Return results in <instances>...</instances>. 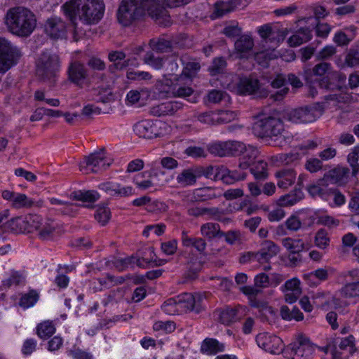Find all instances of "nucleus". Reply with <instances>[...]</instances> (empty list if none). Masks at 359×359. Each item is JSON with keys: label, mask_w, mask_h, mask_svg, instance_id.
Wrapping results in <instances>:
<instances>
[{"label": "nucleus", "mask_w": 359, "mask_h": 359, "mask_svg": "<svg viewBox=\"0 0 359 359\" xmlns=\"http://www.w3.org/2000/svg\"><path fill=\"white\" fill-rule=\"evenodd\" d=\"M62 8L74 25L77 17L83 24L91 25L98 23L102 18L104 4L102 0H70Z\"/></svg>", "instance_id": "1"}, {"label": "nucleus", "mask_w": 359, "mask_h": 359, "mask_svg": "<svg viewBox=\"0 0 359 359\" xmlns=\"http://www.w3.org/2000/svg\"><path fill=\"white\" fill-rule=\"evenodd\" d=\"M5 22L12 34L22 37L29 36L36 27L35 15L21 6L10 8L6 13Z\"/></svg>", "instance_id": "2"}, {"label": "nucleus", "mask_w": 359, "mask_h": 359, "mask_svg": "<svg viewBox=\"0 0 359 359\" xmlns=\"http://www.w3.org/2000/svg\"><path fill=\"white\" fill-rule=\"evenodd\" d=\"M253 133L262 138H268L275 147H281L286 142L283 121L273 116H267L256 121L252 126Z\"/></svg>", "instance_id": "3"}, {"label": "nucleus", "mask_w": 359, "mask_h": 359, "mask_svg": "<svg viewBox=\"0 0 359 359\" xmlns=\"http://www.w3.org/2000/svg\"><path fill=\"white\" fill-rule=\"evenodd\" d=\"M60 69L59 56L54 53L44 52L36 62V74L41 81L52 86L57 80Z\"/></svg>", "instance_id": "4"}, {"label": "nucleus", "mask_w": 359, "mask_h": 359, "mask_svg": "<svg viewBox=\"0 0 359 359\" xmlns=\"http://www.w3.org/2000/svg\"><path fill=\"white\" fill-rule=\"evenodd\" d=\"M28 233L36 231L41 240H50L60 233L58 224L49 218H42L38 215H29L23 221Z\"/></svg>", "instance_id": "5"}, {"label": "nucleus", "mask_w": 359, "mask_h": 359, "mask_svg": "<svg viewBox=\"0 0 359 359\" xmlns=\"http://www.w3.org/2000/svg\"><path fill=\"white\" fill-rule=\"evenodd\" d=\"M145 10L137 0H123L117 13L118 22L123 26H129L139 20Z\"/></svg>", "instance_id": "6"}, {"label": "nucleus", "mask_w": 359, "mask_h": 359, "mask_svg": "<svg viewBox=\"0 0 359 359\" xmlns=\"http://www.w3.org/2000/svg\"><path fill=\"white\" fill-rule=\"evenodd\" d=\"M21 55L17 46L4 38H0V74H4L16 65Z\"/></svg>", "instance_id": "7"}, {"label": "nucleus", "mask_w": 359, "mask_h": 359, "mask_svg": "<svg viewBox=\"0 0 359 359\" xmlns=\"http://www.w3.org/2000/svg\"><path fill=\"white\" fill-rule=\"evenodd\" d=\"M316 346L304 335H299L296 341L291 344L286 349L285 354L292 359H312Z\"/></svg>", "instance_id": "8"}, {"label": "nucleus", "mask_w": 359, "mask_h": 359, "mask_svg": "<svg viewBox=\"0 0 359 359\" xmlns=\"http://www.w3.org/2000/svg\"><path fill=\"white\" fill-rule=\"evenodd\" d=\"M110 165L107 162L103 149L90 154L79 163V170L85 175L96 173L104 170Z\"/></svg>", "instance_id": "9"}, {"label": "nucleus", "mask_w": 359, "mask_h": 359, "mask_svg": "<svg viewBox=\"0 0 359 359\" xmlns=\"http://www.w3.org/2000/svg\"><path fill=\"white\" fill-rule=\"evenodd\" d=\"M245 144L237 140H228L215 142L210 145L209 151L219 156H236L241 154Z\"/></svg>", "instance_id": "10"}, {"label": "nucleus", "mask_w": 359, "mask_h": 359, "mask_svg": "<svg viewBox=\"0 0 359 359\" xmlns=\"http://www.w3.org/2000/svg\"><path fill=\"white\" fill-rule=\"evenodd\" d=\"M162 126L165 127V124L159 121L143 120L134 125L133 130L140 137L151 139L162 135L160 130Z\"/></svg>", "instance_id": "11"}, {"label": "nucleus", "mask_w": 359, "mask_h": 359, "mask_svg": "<svg viewBox=\"0 0 359 359\" xmlns=\"http://www.w3.org/2000/svg\"><path fill=\"white\" fill-rule=\"evenodd\" d=\"M320 114L316 107L310 106L289 111L285 113V118L295 123H311Z\"/></svg>", "instance_id": "12"}, {"label": "nucleus", "mask_w": 359, "mask_h": 359, "mask_svg": "<svg viewBox=\"0 0 359 359\" xmlns=\"http://www.w3.org/2000/svg\"><path fill=\"white\" fill-rule=\"evenodd\" d=\"M222 85L224 87L231 90H235L240 95H252L256 93L259 89V82L258 79L252 76L241 77L239 78L238 82L235 85L224 82H222Z\"/></svg>", "instance_id": "13"}, {"label": "nucleus", "mask_w": 359, "mask_h": 359, "mask_svg": "<svg viewBox=\"0 0 359 359\" xmlns=\"http://www.w3.org/2000/svg\"><path fill=\"white\" fill-rule=\"evenodd\" d=\"M68 79L79 88L88 83V69L79 61L72 62L67 69Z\"/></svg>", "instance_id": "14"}, {"label": "nucleus", "mask_w": 359, "mask_h": 359, "mask_svg": "<svg viewBox=\"0 0 359 359\" xmlns=\"http://www.w3.org/2000/svg\"><path fill=\"white\" fill-rule=\"evenodd\" d=\"M256 341L259 347L273 354L280 353L283 348L281 339L269 333H259L256 337Z\"/></svg>", "instance_id": "15"}, {"label": "nucleus", "mask_w": 359, "mask_h": 359, "mask_svg": "<svg viewBox=\"0 0 359 359\" xmlns=\"http://www.w3.org/2000/svg\"><path fill=\"white\" fill-rule=\"evenodd\" d=\"M177 299L181 313L189 311H195L198 313L202 310V299L198 294L184 293L177 296Z\"/></svg>", "instance_id": "16"}, {"label": "nucleus", "mask_w": 359, "mask_h": 359, "mask_svg": "<svg viewBox=\"0 0 359 359\" xmlns=\"http://www.w3.org/2000/svg\"><path fill=\"white\" fill-rule=\"evenodd\" d=\"M254 39L251 34L240 36L234 43V50L238 58L248 59L253 54Z\"/></svg>", "instance_id": "17"}, {"label": "nucleus", "mask_w": 359, "mask_h": 359, "mask_svg": "<svg viewBox=\"0 0 359 359\" xmlns=\"http://www.w3.org/2000/svg\"><path fill=\"white\" fill-rule=\"evenodd\" d=\"M257 32L265 43H271L278 46L284 39V34L278 27L271 24H264L257 27Z\"/></svg>", "instance_id": "18"}, {"label": "nucleus", "mask_w": 359, "mask_h": 359, "mask_svg": "<svg viewBox=\"0 0 359 359\" xmlns=\"http://www.w3.org/2000/svg\"><path fill=\"white\" fill-rule=\"evenodd\" d=\"M44 31L50 38H62L66 34L67 25L61 18L53 16L46 20Z\"/></svg>", "instance_id": "19"}, {"label": "nucleus", "mask_w": 359, "mask_h": 359, "mask_svg": "<svg viewBox=\"0 0 359 359\" xmlns=\"http://www.w3.org/2000/svg\"><path fill=\"white\" fill-rule=\"evenodd\" d=\"M183 107V103L180 102H166L152 107L150 109V113L156 116H172Z\"/></svg>", "instance_id": "20"}, {"label": "nucleus", "mask_w": 359, "mask_h": 359, "mask_svg": "<svg viewBox=\"0 0 359 359\" xmlns=\"http://www.w3.org/2000/svg\"><path fill=\"white\" fill-rule=\"evenodd\" d=\"M148 14L156 20L165 15L164 0H137Z\"/></svg>", "instance_id": "21"}, {"label": "nucleus", "mask_w": 359, "mask_h": 359, "mask_svg": "<svg viewBox=\"0 0 359 359\" xmlns=\"http://www.w3.org/2000/svg\"><path fill=\"white\" fill-rule=\"evenodd\" d=\"M195 202H191L189 198L186 202L187 213L189 216L198 217L204 215H210L215 219H220L221 211L217 208H204L194 206Z\"/></svg>", "instance_id": "22"}, {"label": "nucleus", "mask_w": 359, "mask_h": 359, "mask_svg": "<svg viewBox=\"0 0 359 359\" xmlns=\"http://www.w3.org/2000/svg\"><path fill=\"white\" fill-rule=\"evenodd\" d=\"M349 170L347 168L337 167L324 175L321 182L327 181L329 183H344L348 176Z\"/></svg>", "instance_id": "23"}, {"label": "nucleus", "mask_w": 359, "mask_h": 359, "mask_svg": "<svg viewBox=\"0 0 359 359\" xmlns=\"http://www.w3.org/2000/svg\"><path fill=\"white\" fill-rule=\"evenodd\" d=\"M219 180L224 184H233L236 182L243 180L246 177V173L237 170H231L226 167H221L219 172Z\"/></svg>", "instance_id": "24"}, {"label": "nucleus", "mask_w": 359, "mask_h": 359, "mask_svg": "<svg viewBox=\"0 0 359 359\" xmlns=\"http://www.w3.org/2000/svg\"><path fill=\"white\" fill-rule=\"evenodd\" d=\"M224 344L213 338H205L202 341L200 348L201 353L208 355H216L218 353L224 352Z\"/></svg>", "instance_id": "25"}, {"label": "nucleus", "mask_w": 359, "mask_h": 359, "mask_svg": "<svg viewBox=\"0 0 359 359\" xmlns=\"http://www.w3.org/2000/svg\"><path fill=\"white\" fill-rule=\"evenodd\" d=\"M296 176L297 173L292 169H283L275 174L278 187L283 189L289 188L294 183Z\"/></svg>", "instance_id": "26"}, {"label": "nucleus", "mask_w": 359, "mask_h": 359, "mask_svg": "<svg viewBox=\"0 0 359 359\" xmlns=\"http://www.w3.org/2000/svg\"><path fill=\"white\" fill-rule=\"evenodd\" d=\"M182 76H178L176 78V83H173L172 88L171 91L172 97H187L191 96L194 90L187 83V81L184 82Z\"/></svg>", "instance_id": "27"}, {"label": "nucleus", "mask_w": 359, "mask_h": 359, "mask_svg": "<svg viewBox=\"0 0 359 359\" xmlns=\"http://www.w3.org/2000/svg\"><path fill=\"white\" fill-rule=\"evenodd\" d=\"M312 39V29L309 27H301L288 39L287 43L291 47L299 46Z\"/></svg>", "instance_id": "28"}, {"label": "nucleus", "mask_w": 359, "mask_h": 359, "mask_svg": "<svg viewBox=\"0 0 359 359\" xmlns=\"http://www.w3.org/2000/svg\"><path fill=\"white\" fill-rule=\"evenodd\" d=\"M198 177L196 167L184 169L177 177V182L182 187L192 186L196 184Z\"/></svg>", "instance_id": "29"}, {"label": "nucleus", "mask_w": 359, "mask_h": 359, "mask_svg": "<svg viewBox=\"0 0 359 359\" xmlns=\"http://www.w3.org/2000/svg\"><path fill=\"white\" fill-rule=\"evenodd\" d=\"M328 182L327 181L321 182V179L318 180L316 184H311L307 187L309 193L313 196H319L324 200H328L330 196V189L327 187Z\"/></svg>", "instance_id": "30"}, {"label": "nucleus", "mask_w": 359, "mask_h": 359, "mask_svg": "<svg viewBox=\"0 0 359 359\" xmlns=\"http://www.w3.org/2000/svg\"><path fill=\"white\" fill-rule=\"evenodd\" d=\"M237 313L236 308L226 307L216 310L215 315L221 323L229 325L238 320Z\"/></svg>", "instance_id": "31"}, {"label": "nucleus", "mask_w": 359, "mask_h": 359, "mask_svg": "<svg viewBox=\"0 0 359 359\" xmlns=\"http://www.w3.org/2000/svg\"><path fill=\"white\" fill-rule=\"evenodd\" d=\"M241 154H243V157L239 163V168L245 170L255 162V161L258 156L259 151L257 149L253 146L245 145V149Z\"/></svg>", "instance_id": "32"}, {"label": "nucleus", "mask_w": 359, "mask_h": 359, "mask_svg": "<svg viewBox=\"0 0 359 359\" xmlns=\"http://www.w3.org/2000/svg\"><path fill=\"white\" fill-rule=\"evenodd\" d=\"M299 22H304L313 25L318 37L326 38L331 31V26L330 25L327 23H320L313 17L304 18L299 20Z\"/></svg>", "instance_id": "33"}, {"label": "nucleus", "mask_w": 359, "mask_h": 359, "mask_svg": "<svg viewBox=\"0 0 359 359\" xmlns=\"http://www.w3.org/2000/svg\"><path fill=\"white\" fill-rule=\"evenodd\" d=\"M214 190L210 187L195 189L189 198L191 202L205 201L216 198Z\"/></svg>", "instance_id": "34"}, {"label": "nucleus", "mask_w": 359, "mask_h": 359, "mask_svg": "<svg viewBox=\"0 0 359 359\" xmlns=\"http://www.w3.org/2000/svg\"><path fill=\"white\" fill-rule=\"evenodd\" d=\"M182 242L185 247H193L200 252H203L206 248V243L202 238H193L188 236L186 231L182 233Z\"/></svg>", "instance_id": "35"}, {"label": "nucleus", "mask_w": 359, "mask_h": 359, "mask_svg": "<svg viewBox=\"0 0 359 359\" xmlns=\"http://www.w3.org/2000/svg\"><path fill=\"white\" fill-rule=\"evenodd\" d=\"M72 196L74 200L89 203L97 201L100 197L99 193L95 190H79L73 192Z\"/></svg>", "instance_id": "36"}, {"label": "nucleus", "mask_w": 359, "mask_h": 359, "mask_svg": "<svg viewBox=\"0 0 359 359\" xmlns=\"http://www.w3.org/2000/svg\"><path fill=\"white\" fill-rule=\"evenodd\" d=\"M124 281L122 277L115 279L111 275L107 274L105 277L95 280L93 283L95 290H102L103 288H109L114 285L121 284Z\"/></svg>", "instance_id": "37"}, {"label": "nucleus", "mask_w": 359, "mask_h": 359, "mask_svg": "<svg viewBox=\"0 0 359 359\" xmlns=\"http://www.w3.org/2000/svg\"><path fill=\"white\" fill-rule=\"evenodd\" d=\"M201 234L208 239L222 238V231L217 223L208 222L201 226Z\"/></svg>", "instance_id": "38"}, {"label": "nucleus", "mask_w": 359, "mask_h": 359, "mask_svg": "<svg viewBox=\"0 0 359 359\" xmlns=\"http://www.w3.org/2000/svg\"><path fill=\"white\" fill-rule=\"evenodd\" d=\"M109 60L114 62V65L109 67V70L113 72L114 69H123L128 65V61L121 62L126 57V54L122 51H113L109 54Z\"/></svg>", "instance_id": "39"}, {"label": "nucleus", "mask_w": 359, "mask_h": 359, "mask_svg": "<svg viewBox=\"0 0 359 359\" xmlns=\"http://www.w3.org/2000/svg\"><path fill=\"white\" fill-rule=\"evenodd\" d=\"M303 197V194L300 189L295 190L294 192H290L285 196H280L276 201V203L279 206H290L293 205Z\"/></svg>", "instance_id": "40"}, {"label": "nucleus", "mask_w": 359, "mask_h": 359, "mask_svg": "<svg viewBox=\"0 0 359 359\" xmlns=\"http://www.w3.org/2000/svg\"><path fill=\"white\" fill-rule=\"evenodd\" d=\"M173 82L172 79L167 78V74L163 79L158 80L156 83V88L161 97H172L171 91Z\"/></svg>", "instance_id": "41"}, {"label": "nucleus", "mask_w": 359, "mask_h": 359, "mask_svg": "<svg viewBox=\"0 0 359 359\" xmlns=\"http://www.w3.org/2000/svg\"><path fill=\"white\" fill-rule=\"evenodd\" d=\"M281 243L290 252H300L305 248V244L302 239L287 237L281 240Z\"/></svg>", "instance_id": "42"}, {"label": "nucleus", "mask_w": 359, "mask_h": 359, "mask_svg": "<svg viewBox=\"0 0 359 359\" xmlns=\"http://www.w3.org/2000/svg\"><path fill=\"white\" fill-rule=\"evenodd\" d=\"M267 163L264 161H257L252 164L250 171L257 180H265L268 177Z\"/></svg>", "instance_id": "43"}, {"label": "nucleus", "mask_w": 359, "mask_h": 359, "mask_svg": "<svg viewBox=\"0 0 359 359\" xmlns=\"http://www.w3.org/2000/svg\"><path fill=\"white\" fill-rule=\"evenodd\" d=\"M222 237H224L225 241L229 245L241 244L245 241L244 234L239 230L222 231Z\"/></svg>", "instance_id": "44"}, {"label": "nucleus", "mask_w": 359, "mask_h": 359, "mask_svg": "<svg viewBox=\"0 0 359 359\" xmlns=\"http://www.w3.org/2000/svg\"><path fill=\"white\" fill-rule=\"evenodd\" d=\"M197 173L198 178L202 176L205 177L206 178H209L214 180H219V172L220 170V168L214 167L212 165L203 167V166H196Z\"/></svg>", "instance_id": "45"}, {"label": "nucleus", "mask_w": 359, "mask_h": 359, "mask_svg": "<svg viewBox=\"0 0 359 359\" xmlns=\"http://www.w3.org/2000/svg\"><path fill=\"white\" fill-rule=\"evenodd\" d=\"M34 201L29 198L24 194H15L12 201L11 206L16 209L30 208L33 205Z\"/></svg>", "instance_id": "46"}, {"label": "nucleus", "mask_w": 359, "mask_h": 359, "mask_svg": "<svg viewBox=\"0 0 359 359\" xmlns=\"http://www.w3.org/2000/svg\"><path fill=\"white\" fill-rule=\"evenodd\" d=\"M50 202L52 205L57 207V211L60 212L63 215H71L73 213L74 204L72 203L63 201L55 198H51Z\"/></svg>", "instance_id": "47"}, {"label": "nucleus", "mask_w": 359, "mask_h": 359, "mask_svg": "<svg viewBox=\"0 0 359 359\" xmlns=\"http://www.w3.org/2000/svg\"><path fill=\"white\" fill-rule=\"evenodd\" d=\"M165 57H155L151 52H148L144 57V63L150 65L156 69L164 68Z\"/></svg>", "instance_id": "48"}, {"label": "nucleus", "mask_w": 359, "mask_h": 359, "mask_svg": "<svg viewBox=\"0 0 359 359\" xmlns=\"http://www.w3.org/2000/svg\"><path fill=\"white\" fill-rule=\"evenodd\" d=\"M149 46L151 49L158 53H167L171 48V43L165 39H151Z\"/></svg>", "instance_id": "49"}, {"label": "nucleus", "mask_w": 359, "mask_h": 359, "mask_svg": "<svg viewBox=\"0 0 359 359\" xmlns=\"http://www.w3.org/2000/svg\"><path fill=\"white\" fill-rule=\"evenodd\" d=\"M200 65L198 62H191L186 64L183 68L182 74L180 76L188 82H191V78L199 70Z\"/></svg>", "instance_id": "50"}, {"label": "nucleus", "mask_w": 359, "mask_h": 359, "mask_svg": "<svg viewBox=\"0 0 359 359\" xmlns=\"http://www.w3.org/2000/svg\"><path fill=\"white\" fill-rule=\"evenodd\" d=\"M178 306L179 304L176 297L175 298H170L165 301L162 305V309L168 315H178L181 314V311Z\"/></svg>", "instance_id": "51"}, {"label": "nucleus", "mask_w": 359, "mask_h": 359, "mask_svg": "<svg viewBox=\"0 0 359 359\" xmlns=\"http://www.w3.org/2000/svg\"><path fill=\"white\" fill-rule=\"evenodd\" d=\"M341 295L346 298L359 297V282L345 285L340 290Z\"/></svg>", "instance_id": "52"}, {"label": "nucleus", "mask_w": 359, "mask_h": 359, "mask_svg": "<svg viewBox=\"0 0 359 359\" xmlns=\"http://www.w3.org/2000/svg\"><path fill=\"white\" fill-rule=\"evenodd\" d=\"M55 328L52 322L45 321L37 327V334L41 338H47L55 333Z\"/></svg>", "instance_id": "53"}, {"label": "nucleus", "mask_w": 359, "mask_h": 359, "mask_svg": "<svg viewBox=\"0 0 359 359\" xmlns=\"http://www.w3.org/2000/svg\"><path fill=\"white\" fill-rule=\"evenodd\" d=\"M313 73L316 76H330L336 74L337 72L332 70L331 65L328 62H320L314 66L313 68Z\"/></svg>", "instance_id": "54"}, {"label": "nucleus", "mask_w": 359, "mask_h": 359, "mask_svg": "<svg viewBox=\"0 0 359 359\" xmlns=\"http://www.w3.org/2000/svg\"><path fill=\"white\" fill-rule=\"evenodd\" d=\"M93 100L97 102L109 103L114 100V96L110 88H101L97 90L96 97Z\"/></svg>", "instance_id": "55"}, {"label": "nucleus", "mask_w": 359, "mask_h": 359, "mask_svg": "<svg viewBox=\"0 0 359 359\" xmlns=\"http://www.w3.org/2000/svg\"><path fill=\"white\" fill-rule=\"evenodd\" d=\"M222 33L228 38L233 39L241 36L242 28L239 27L238 22H233L226 25L222 30Z\"/></svg>", "instance_id": "56"}, {"label": "nucleus", "mask_w": 359, "mask_h": 359, "mask_svg": "<svg viewBox=\"0 0 359 359\" xmlns=\"http://www.w3.org/2000/svg\"><path fill=\"white\" fill-rule=\"evenodd\" d=\"M178 60H180L175 55L165 57L164 69L168 75H173L178 71Z\"/></svg>", "instance_id": "57"}, {"label": "nucleus", "mask_w": 359, "mask_h": 359, "mask_svg": "<svg viewBox=\"0 0 359 359\" xmlns=\"http://www.w3.org/2000/svg\"><path fill=\"white\" fill-rule=\"evenodd\" d=\"M315 245L320 249L324 250L327 248L330 243V238L327 231L321 229L318 230L315 236Z\"/></svg>", "instance_id": "58"}, {"label": "nucleus", "mask_w": 359, "mask_h": 359, "mask_svg": "<svg viewBox=\"0 0 359 359\" xmlns=\"http://www.w3.org/2000/svg\"><path fill=\"white\" fill-rule=\"evenodd\" d=\"M111 212L107 206L98 207L95 214V219L102 226L109 222Z\"/></svg>", "instance_id": "59"}, {"label": "nucleus", "mask_w": 359, "mask_h": 359, "mask_svg": "<svg viewBox=\"0 0 359 359\" xmlns=\"http://www.w3.org/2000/svg\"><path fill=\"white\" fill-rule=\"evenodd\" d=\"M261 250L267 253L271 258L275 257L280 251V248L273 241L265 240L260 244Z\"/></svg>", "instance_id": "60"}, {"label": "nucleus", "mask_w": 359, "mask_h": 359, "mask_svg": "<svg viewBox=\"0 0 359 359\" xmlns=\"http://www.w3.org/2000/svg\"><path fill=\"white\" fill-rule=\"evenodd\" d=\"M230 97L226 93L218 90H212L208 94V100L212 103H219L223 100L229 101Z\"/></svg>", "instance_id": "61"}, {"label": "nucleus", "mask_w": 359, "mask_h": 359, "mask_svg": "<svg viewBox=\"0 0 359 359\" xmlns=\"http://www.w3.org/2000/svg\"><path fill=\"white\" fill-rule=\"evenodd\" d=\"M38 294L35 291H30L23 295L20 301V305L24 308L32 306L38 300Z\"/></svg>", "instance_id": "62"}, {"label": "nucleus", "mask_w": 359, "mask_h": 359, "mask_svg": "<svg viewBox=\"0 0 359 359\" xmlns=\"http://www.w3.org/2000/svg\"><path fill=\"white\" fill-rule=\"evenodd\" d=\"M226 65V62L225 60L222 57H218L213 60L211 66H210L208 69L210 72V74L215 76L222 73Z\"/></svg>", "instance_id": "63"}, {"label": "nucleus", "mask_w": 359, "mask_h": 359, "mask_svg": "<svg viewBox=\"0 0 359 359\" xmlns=\"http://www.w3.org/2000/svg\"><path fill=\"white\" fill-rule=\"evenodd\" d=\"M345 64L348 67L359 65V52L356 49H350L345 57Z\"/></svg>", "instance_id": "64"}]
</instances>
